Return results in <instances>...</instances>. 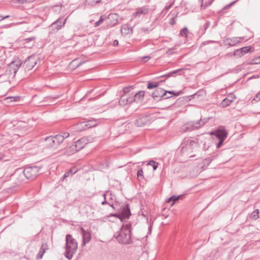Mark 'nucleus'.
<instances>
[{
    "label": "nucleus",
    "mask_w": 260,
    "mask_h": 260,
    "mask_svg": "<svg viewBox=\"0 0 260 260\" xmlns=\"http://www.w3.org/2000/svg\"><path fill=\"white\" fill-rule=\"evenodd\" d=\"M78 249V242L70 234L66 237V252L64 255L69 259H71Z\"/></svg>",
    "instance_id": "nucleus-1"
},
{
    "label": "nucleus",
    "mask_w": 260,
    "mask_h": 260,
    "mask_svg": "<svg viewBox=\"0 0 260 260\" xmlns=\"http://www.w3.org/2000/svg\"><path fill=\"white\" fill-rule=\"evenodd\" d=\"M116 239L119 243L129 244L132 242L131 237V224H126L121 228Z\"/></svg>",
    "instance_id": "nucleus-2"
},
{
    "label": "nucleus",
    "mask_w": 260,
    "mask_h": 260,
    "mask_svg": "<svg viewBox=\"0 0 260 260\" xmlns=\"http://www.w3.org/2000/svg\"><path fill=\"white\" fill-rule=\"evenodd\" d=\"M182 93H183L182 90L175 92L174 91H165L161 88H157L152 92V96L154 100L159 101L162 99L171 98L173 95L179 96Z\"/></svg>",
    "instance_id": "nucleus-3"
},
{
    "label": "nucleus",
    "mask_w": 260,
    "mask_h": 260,
    "mask_svg": "<svg viewBox=\"0 0 260 260\" xmlns=\"http://www.w3.org/2000/svg\"><path fill=\"white\" fill-rule=\"evenodd\" d=\"M40 170L41 168L37 166L27 167L22 171L21 169L17 170L14 173L13 177H16L21 174L27 179L33 180L38 175Z\"/></svg>",
    "instance_id": "nucleus-4"
},
{
    "label": "nucleus",
    "mask_w": 260,
    "mask_h": 260,
    "mask_svg": "<svg viewBox=\"0 0 260 260\" xmlns=\"http://www.w3.org/2000/svg\"><path fill=\"white\" fill-rule=\"evenodd\" d=\"M209 119L204 118L196 121H189L182 126V130L184 132H189L199 129L204 125L208 122Z\"/></svg>",
    "instance_id": "nucleus-5"
},
{
    "label": "nucleus",
    "mask_w": 260,
    "mask_h": 260,
    "mask_svg": "<svg viewBox=\"0 0 260 260\" xmlns=\"http://www.w3.org/2000/svg\"><path fill=\"white\" fill-rule=\"evenodd\" d=\"M131 215L129 206L128 204H125L121 207L119 213H111L109 217H116L122 221L123 219L128 218Z\"/></svg>",
    "instance_id": "nucleus-6"
},
{
    "label": "nucleus",
    "mask_w": 260,
    "mask_h": 260,
    "mask_svg": "<svg viewBox=\"0 0 260 260\" xmlns=\"http://www.w3.org/2000/svg\"><path fill=\"white\" fill-rule=\"evenodd\" d=\"M70 134L68 132H63L61 134H58L53 136V147L57 148L60 145L66 138L69 137Z\"/></svg>",
    "instance_id": "nucleus-7"
},
{
    "label": "nucleus",
    "mask_w": 260,
    "mask_h": 260,
    "mask_svg": "<svg viewBox=\"0 0 260 260\" xmlns=\"http://www.w3.org/2000/svg\"><path fill=\"white\" fill-rule=\"evenodd\" d=\"M37 63V59L35 56H29L24 62L23 67L25 70L29 71L31 70Z\"/></svg>",
    "instance_id": "nucleus-8"
},
{
    "label": "nucleus",
    "mask_w": 260,
    "mask_h": 260,
    "mask_svg": "<svg viewBox=\"0 0 260 260\" xmlns=\"http://www.w3.org/2000/svg\"><path fill=\"white\" fill-rule=\"evenodd\" d=\"M210 134L215 136L219 140H225L227 137L228 132L223 126H220L216 130L211 132Z\"/></svg>",
    "instance_id": "nucleus-9"
},
{
    "label": "nucleus",
    "mask_w": 260,
    "mask_h": 260,
    "mask_svg": "<svg viewBox=\"0 0 260 260\" xmlns=\"http://www.w3.org/2000/svg\"><path fill=\"white\" fill-rule=\"evenodd\" d=\"M118 20V15L116 14H110L106 17L105 21L107 24L108 28H110L115 25Z\"/></svg>",
    "instance_id": "nucleus-10"
},
{
    "label": "nucleus",
    "mask_w": 260,
    "mask_h": 260,
    "mask_svg": "<svg viewBox=\"0 0 260 260\" xmlns=\"http://www.w3.org/2000/svg\"><path fill=\"white\" fill-rule=\"evenodd\" d=\"M133 96V95H129L128 93L122 94L119 100V105L124 106L135 102V98L132 97Z\"/></svg>",
    "instance_id": "nucleus-11"
},
{
    "label": "nucleus",
    "mask_w": 260,
    "mask_h": 260,
    "mask_svg": "<svg viewBox=\"0 0 260 260\" xmlns=\"http://www.w3.org/2000/svg\"><path fill=\"white\" fill-rule=\"evenodd\" d=\"M87 144V142L84 138H82L74 142V144L72 145L71 148L75 152H78L83 149Z\"/></svg>",
    "instance_id": "nucleus-12"
},
{
    "label": "nucleus",
    "mask_w": 260,
    "mask_h": 260,
    "mask_svg": "<svg viewBox=\"0 0 260 260\" xmlns=\"http://www.w3.org/2000/svg\"><path fill=\"white\" fill-rule=\"evenodd\" d=\"M251 49V47L246 46L240 49H237L234 51V55L237 56V57H241L245 53L250 52Z\"/></svg>",
    "instance_id": "nucleus-13"
},
{
    "label": "nucleus",
    "mask_w": 260,
    "mask_h": 260,
    "mask_svg": "<svg viewBox=\"0 0 260 260\" xmlns=\"http://www.w3.org/2000/svg\"><path fill=\"white\" fill-rule=\"evenodd\" d=\"M81 233L83 238L82 246H84L86 244L89 242L91 240V234L89 232H86L82 227L80 228Z\"/></svg>",
    "instance_id": "nucleus-14"
},
{
    "label": "nucleus",
    "mask_w": 260,
    "mask_h": 260,
    "mask_svg": "<svg viewBox=\"0 0 260 260\" xmlns=\"http://www.w3.org/2000/svg\"><path fill=\"white\" fill-rule=\"evenodd\" d=\"M149 122L148 116L141 115L135 121V124L137 126H143Z\"/></svg>",
    "instance_id": "nucleus-15"
},
{
    "label": "nucleus",
    "mask_w": 260,
    "mask_h": 260,
    "mask_svg": "<svg viewBox=\"0 0 260 260\" xmlns=\"http://www.w3.org/2000/svg\"><path fill=\"white\" fill-rule=\"evenodd\" d=\"M66 21V19L62 18H59L51 24V26L54 30L56 29L58 30L65 24Z\"/></svg>",
    "instance_id": "nucleus-16"
},
{
    "label": "nucleus",
    "mask_w": 260,
    "mask_h": 260,
    "mask_svg": "<svg viewBox=\"0 0 260 260\" xmlns=\"http://www.w3.org/2000/svg\"><path fill=\"white\" fill-rule=\"evenodd\" d=\"M244 39V37H233L226 39V42L228 45L230 46H234L240 43L241 40Z\"/></svg>",
    "instance_id": "nucleus-17"
},
{
    "label": "nucleus",
    "mask_w": 260,
    "mask_h": 260,
    "mask_svg": "<svg viewBox=\"0 0 260 260\" xmlns=\"http://www.w3.org/2000/svg\"><path fill=\"white\" fill-rule=\"evenodd\" d=\"M21 65L20 60H15L9 63L8 68L12 70L13 72H17Z\"/></svg>",
    "instance_id": "nucleus-18"
},
{
    "label": "nucleus",
    "mask_w": 260,
    "mask_h": 260,
    "mask_svg": "<svg viewBox=\"0 0 260 260\" xmlns=\"http://www.w3.org/2000/svg\"><path fill=\"white\" fill-rule=\"evenodd\" d=\"M47 245L45 243H43L40 247L39 253L36 256V258L37 259H41L43 257L44 254L46 252V250L47 248Z\"/></svg>",
    "instance_id": "nucleus-19"
},
{
    "label": "nucleus",
    "mask_w": 260,
    "mask_h": 260,
    "mask_svg": "<svg viewBox=\"0 0 260 260\" xmlns=\"http://www.w3.org/2000/svg\"><path fill=\"white\" fill-rule=\"evenodd\" d=\"M148 12V9L145 7L139 8L136 10V12L133 14L134 16H136L137 15H140L141 14L145 15Z\"/></svg>",
    "instance_id": "nucleus-20"
},
{
    "label": "nucleus",
    "mask_w": 260,
    "mask_h": 260,
    "mask_svg": "<svg viewBox=\"0 0 260 260\" xmlns=\"http://www.w3.org/2000/svg\"><path fill=\"white\" fill-rule=\"evenodd\" d=\"M133 96L132 97L135 98V102L136 101L137 102L139 101H142V99L144 96V91H139V92L135 93H133L132 94Z\"/></svg>",
    "instance_id": "nucleus-21"
},
{
    "label": "nucleus",
    "mask_w": 260,
    "mask_h": 260,
    "mask_svg": "<svg viewBox=\"0 0 260 260\" xmlns=\"http://www.w3.org/2000/svg\"><path fill=\"white\" fill-rule=\"evenodd\" d=\"M121 32L124 35H127L133 32L132 27H129L128 25H125L121 27Z\"/></svg>",
    "instance_id": "nucleus-22"
},
{
    "label": "nucleus",
    "mask_w": 260,
    "mask_h": 260,
    "mask_svg": "<svg viewBox=\"0 0 260 260\" xmlns=\"http://www.w3.org/2000/svg\"><path fill=\"white\" fill-rule=\"evenodd\" d=\"M53 136H50L45 139V145L48 147H53Z\"/></svg>",
    "instance_id": "nucleus-23"
},
{
    "label": "nucleus",
    "mask_w": 260,
    "mask_h": 260,
    "mask_svg": "<svg viewBox=\"0 0 260 260\" xmlns=\"http://www.w3.org/2000/svg\"><path fill=\"white\" fill-rule=\"evenodd\" d=\"M200 140V138H196L194 140H187L185 141V143L186 145H189L190 146H193L194 145H196L199 143V141Z\"/></svg>",
    "instance_id": "nucleus-24"
},
{
    "label": "nucleus",
    "mask_w": 260,
    "mask_h": 260,
    "mask_svg": "<svg viewBox=\"0 0 260 260\" xmlns=\"http://www.w3.org/2000/svg\"><path fill=\"white\" fill-rule=\"evenodd\" d=\"M77 170L75 168H71L70 170L64 173L63 176H62V179H64L65 178L68 177L70 175L74 174L76 173Z\"/></svg>",
    "instance_id": "nucleus-25"
},
{
    "label": "nucleus",
    "mask_w": 260,
    "mask_h": 260,
    "mask_svg": "<svg viewBox=\"0 0 260 260\" xmlns=\"http://www.w3.org/2000/svg\"><path fill=\"white\" fill-rule=\"evenodd\" d=\"M259 210L255 209L249 215L250 218L256 220L259 218Z\"/></svg>",
    "instance_id": "nucleus-26"
},
{
    "label": "nucleus",
    "mask_w": 260,
    "mask_h": 260,
    "mask_svg": "<svg viewBox=\"0 0 260 260\" xmlns=\"http://www.w3.org/2000/svg\"><path fill=\"white\" fill-rule=\"evenodd\" d=\"M182 71V69H178V70H174L172 72H171L170 73H169L168 74H167L166 75H162L161 76V77H172V76H175V75L178 73L179 72Z\"/></svg>",
    "instance_id": "nucleus-27"
},
{
    "label": "nucleus",
    "mask_w": 260,
    "mask_h": 260,
    "mask_svg": "<svg viewBox=\"0 0 260 260\" xmlns=\"http://www.w3.org/2000/svg\"><path fill=\"white\" fill-rule=\"evenodd\" d=\"M159 85V82H148L147 84V87L148 89H153L154 88H156Z\"/></svg>",
    "instance_id": "nucleus-28"
},
{
    "label": "nucleus",
    "mask_w": 260,
    "mask_h": 260,
    "mask_svg": "<svg viewBox=\"0 0 260 260\" xmlns=\"http://www.w3.org/2000/svg\"><path fill=\"white\" fill-rule=\"evenodd\" d=\"M181 197V196H173L172 197H171L169 199H168V201H167L168 203H170L171 202H172V203L171 204L172 205H173L174 204V203L177 201H178L180 198Z\"/></svg>",
    "instance_id": "nucleus-29"
},
{
    "label": "nucleus",
    "mask_w": 260,
    "mask_h": 260,
    "mask_svg": "<svg viewBox=\"0 0 260 260\" xmlns=\"http://www.w3.org/2000/svg\"><path fill=\"white\" fill-rule=\"evenodd\" d=\"M232 103L226 98L224 99L220 103V106L222 108H225L229 106Z\"/></svg>",
    "instance_id": "nucleus-30"
},
{
    "label": "nucleus",
    "mask_w": 260,
    "mask_h": 260,
    "mask_svg": "<svg viewBox=\"0 0 260 260\" xmlns=\"http://www.w3.org/2000/svg\"><path fill=\"white\" fill-rule=\"evenodd\" d=\"M105 19H106V16L105 15H102L99 19V21H98L97 22H96L94 24V26L96 27V26H99L100 25H101L102 24V23L105 20Z\"/></svg>",
    "instance_id": "nucleus-31"
},
{
    "label": "nucleus",
    "mask_w": 260,
    "mask_h": 260,
    "mask_svg": "<svg viewBox=\"0 0 260 260\" xmlns=\"http://www.w3.org/2000/svg\"><path fill=\"white\" fill-rule=\"evenodd\" d=\"M148 164L152 166L153 170H156L158 165V162L152 160H150Z\"/></svg>",
    "instance_id": "nucleus-32"
},
{
    "label": "nucleus",
    "mask_w": 260,
    "mask_h": 260,
    "mask_svg": "<svg viewBox=\"0 0 260 260\" xmlns=\"http://www.w3.org/2000/svg\"><path fill=\"white\" fill-rule=\"evenodd\" d=\"M210 22L208 21H207L206 23L204 24V29H201L200 31H201V33L202 34H204L205 33V31L206 30V29L209 27L210 26Z\"/></svg>",
    "instance_id": "nucleus-33"
},
{
    "label": "nucleus",
    "mask_w": 260,
    "mask_h": 260,
    "mask_svg": "<svg viewBox=\"0 0 260 260\" xmlns=\"http://www.w3.org/2000/svg\"><path fill=\"white\" fill-rule=\"evenodd\" d=\"M188 29L186 27H184L180 31V35L182 37H187V36Z\"/></svg>",
    "instance_id": "nucleus-34"
},
{
    "label": "nucleus",
    "mask_w": 260,
    "mask_h": 260,
    "mask_svg": "<svg viewBox=\"0 0 260 260\" xmlns=\"http://www.w3.org/2000/svg\"><path fill=\"white\" fill-rule=\"evenodd\" d=\"M137 177L139 179H143V171L142 168L139 169L137 173Z\"/></svg>",
    "instance_id": "nucleus-35"
},
{
    "label": "nucleus",
    "mask_w": 260,
    "mask_h": 260,
    "mask_svg": "<svg viewBox=\"0 0 260 260\" xmlns=\"http://www.w3.org/2000/svg\"><path fill=\"white\" fill-rule=\"evenodd\" d=\"M86 2L89 5L93 6L96 4L100 3L101 0H86Z\"/></svg>",
    "instance_id": "nucleus-36"
},
{
    "label": "nucleus",
    "mask_w": 260,
    "mask_h": 260,
    "mask_svg": "<svg viewBox=\"0 0 260 260\" xmlns=\"http://www.w3.org/2000/svg\"><path fill=\"white\" fill-rule=\"evenodd\" d=\"M260 63V56L253 58L251 60V64H259Z\"/></svg>",
    "instance_id": "nucleus-37"
},
{
    "label": "nucleus",
    "mask_w": 260,
    "mask_h": 260,
    "mask_svg": "<svg viewBox=\"0 0 260 260\" xmlns=\"http://www.w3.org/2000/svg\"><path fill=\"white\" fill-rule=\"evenodd\" d=\"M131 88H132L131 87H124L123 88L124 94L128 93V94H129V95L132 94L133 92H131L130 91V89Z\"/></svg>",
    "instance_id": "nucleus-38"
},
{
    "label": "nucleus",
    "mask_w": 260,
    "mask_h": 260,
    "mask_svg": "<svg viewBox=\"0 0 260 260\" xmlns=\"http://www.w3.org/2000/svg\"><path fill=\"white\" fill-rule=\"evenodd\" d=\"M177 17V14H175L174 15V16L171 18L170 19V21H169V23L170 24L172 25H173L174 24H175L176 23V18Z\"/></svg>",
    "instance_id": "nucleus-39"
},
{
    "label": "nucleus",
    "mask_w": 260,
    "mask_h": 260,
    "mask_svg": "<svg viewBox=\"0 0 260 260\" xmlns=\"http://www.w3.org/2000/svg\"><path fill=\"white\" fill-rule=\"evenodd\" d=\"M226 98L228 99L230 101V102L232 103V102L235 99V96L234 94L230 93L228 95V96Z\"/></svg>",
    "instance_id": "nucleus-40"
},
{
    "label": "nucleus",
    "mask_w": 260,
    "mask_h": 260,
    "mask_svg": "<svg viewBox=\"0 0 260 260\" xmlns=\"http://www.w3.org/2000/svg\"><path fill=\"white\" fill-rule=\"evenodd\" d=\"M36 39V37H31L24 39V42L25 43H28L31 41H34Z\"/></svg>",
    "instance_id": "nucleus-41"
},
{
    "label": "nucleus",
    "mask_w": 260,
    "mask_h": 260,
    "mask_svg": "<svg viewBox=\"0 0 260 260\" xmlns=\"http://www.w3.org/2000/svg\"><path fill=\"white\" fill-rule=\"evenodd\" d=\"M224 140H223V139L219 140V142L216 144V148H220L221 145H222V143Z\"/></svg>",
    "instance_id": "nucleus-42"
},
{
    "label": "nucleus",
    "mask_w": 260,
    "mask_h": 260,
    "mask_svg": "<svg viewBox=\"0 0 260 260\" xmlns=\"http://www.w3.org/2000/svg\"><path fill=\"white\" fill-rule=\"evenodd\" d=\"M141 30L146 33H148L150 31L149 28L148 27H142Z\"/></svg>",
    "instance_id": "nucleus-43"
},
{
    "label": "nucleus",
    "mask_w": 260,
    "mask_h": 260,
    "mask_svg": "<svg viewBox=\"0 0 260 260\" xmlns=\"http://www.w3.org/2000/svg\"><path fill=\"white\" fill-rule=\"evenodd\" d=\"M260 91L255 95V98L253 99V100H255L256 101H258L260 100Z\"/></svg>",
    "instance_id": "nucleus-44"
},
{
    "label": "nucleus",
    "mask_w": 260,
    "mask_h": 260,
    "mask_svg": "<svg viewBox=\"0 0 260 260\" xmlns=\"http://www.w3.org/2000/svg\"><path fill=\"white\" fill-rule=\"evenodd\" d=\"M6 100H10L11 102L16 101V97L10 96V97L7 98L6 99Z\"/></svg>",
    "instance_id": "nucleus-45"
},
{
    "label": "nucleus",
    "mask_w": 260,
    "mask_h": 260,
    "mask_svg": "<svg viewBox=\"0 0 260 260\" xmlns=\"http://www.w3.org/2000/svg\"><path fill=\"white\" fill-rule=\"evenodd\" d=\"M106 194H103V197H104V201L102 202V205L108 204H109V203H108L107 202V201H106Z\"/></svg>",
    "instance_id": "nucleus-46"
},
{
    "label": "nucleus",
    "mask_w": 260,
    "mask_h": 260,
    "mask_svg": "<svg viewBox=\"0 0 260 260\" xmlns=\"http://www.w3.org/2000/svg\"><path fill=\"white\" fill-rule=\"evenodd\" d=\"M213 0H211L210 2H208V3H205V6L204 7V8H205L206 7H208L213 2Z\"/></svg>",
    "instance_id": "nucleus-47"
},
{
    "label": "nucleus",
    "mask_w": 260,
    "mask_h": 260,
    "mask_svg": "<svg viewBox=\"0 0 260 260\" xmlns=\"http://www.w3.org/2000/svg\"><path fill=\"white\" fill-rule=\"evenodd\" d=\"M172 6H173V4H171L168 6H166L165 8V9L167 11V10H169L172 7Z\"/></svg>",
    "instance_id": "nucleus-48"
},
{
    "label": "nucleus",
    "mask_w": 260,
    "mask_h": 260,
    "mask_svg": "<svg viewBox=\"0 0 260 260\" xmlns=\"http://www.w3.org/2000/svg\"><path fill=\"white\" fill-rule=\"evenodd\" d=\"M113 46H118V41L117 40H115L113 42Z\"/></svg>",
    "instance_id": "nucleus-49"
},
{
    "label": "nucleus",
    "mask_w": 260,
    "mask_h": 260,
    "mask_svg": "<svg viewBox=\"0 0 260 260\" xmlns=\"http://www.w3.org/2000/svg\"><path fill=\"white\" fill-rule=\"evenodd\" d=\"M50 98L55 100V99H57L59 98L60 95L50 96Z\"/></svg>",
    "instance_id": "nucleus-50"
},
{
    "label": "nucleus",
    "mask_w": 260,
    "mask_h": 260,
    "mask_svg": "<svg viewBox=\"0 0 260 260\" xmlns=\"http://www.w3.org/2000/svg\"><path fill=\"white\" fill-rule=\"evenodd\" d=\"M150 58L149 56H146L143 57V59H147V60H149Z\"/></svg>",
    "instance_id": "nucleus-51"
},
{
    "label": "nucleus",
    "mask_w": 260,
    "mask_h": 260,
    "mask_svg": "<svg viewBox=\"0 0 260 260\" xmlns=\"http://www.w3.org/2000/svg\"><path fill=\"white\" fill-rule=\"evenodd\" d=\"M5 19V17H4V16L2 15H0V21H1L2 20Z\"/></svg>",
    "instance_id": "nucleus-52"
},
{
    "label": "nucleus",
    "mask_w": 260,
    "mask_h": 260,
    "mask_svg": "<svg viewBox=\"0 0 260 260\" xmlns=\"http://www.w3.org/2000/svg\"><path fill=\"white\" fill-rule=\"evenodd\" d=\"M112 208L115 209V207L113 204H110V203L108 204Z\"/></svg>",
    "instance_id": "nucleus-53"
},
{
    "label": "nucleus",
    "mask_w": 260,
    "mask_h": 260,
    "mask_svg": "<svg viewBox=\"0 0 260 260\" xmlns=\"http://www.w3.org/2000/svg\"><path fill=\"white\" fill-rule=\"evenodd\" d=\"M208 42H204L202 43V45H205V44H208Z\"/></svg>",
    "instance_id": "nucleus-54"
},
{
    "label": "nucleus",
    "mask_w": 260,
    "mask_h": 260,
    "mask_svg": "<svg viewBox=\"0 0 260 260\" xmlns=\"http://www.w3.org/2000/svg\"><path fill=\"white\" fill-rule=\"evenodd\" d=\"M10 17L9 15H7V16H4V17H5V19H6V18H8Z\"/></svg>",
    "instance_id": "nucleus-55"
},
{
    "label": "nucleus",
    "mask_w": 260,
    "mask_h": 260,
    "mask_svg": "<svg viewBox=\"0 0 260 260\" xmlns=\"http://www.w3.org/2000/svg\"><path fill=\"white\" fill-rule=\"evenodd\" d=\"M1 78H3V80L4 81V79L6 78V76L1 77Z\"/></svg>",
    "instance_id": "nucleus-56"
},
{
    "label": "nucleus",
    "mask_w": 260,
    "mask_h": 260,
    "mask_svg": "<svg viewBox=\"0 0 260 260\" xmlns=\"http://www.w3.org/2000/svg\"><path fill=\"white\" fill-rule=\"evenodd\" d=\"M3 158V156H2V155H0V160H1V159H2V158Z\"/></svg>",
    "instance_id": "nucleus-57"
},
{
    "label": "nucleus",
    "mask_w": 260,
    "mask_h": 260,
    "mask_svg": "<svg viewBox=\"0 0 260 260\" xmlns=\"http://www.w3.org/2000/svg\"><path fill=\"white\" fill-rule=\"evenodd\" d=\"M196 95V94H193L191 95L192 97H194L195 95Z\"/></svg>",
    "instance_id": "nucleus-58"
},
{
    "label": "nucleus",
    "mask_w": 260,
    "mask_h": 260,
    "mask_svg": "<svg viewBox=\"0 0 260 260\" xmlns=\"http://www.w3.org/2000/svg\"><path fill=\"white\" fill-rule=\"evenodd\" d=\"M34 1V0H29V2H33Z\"/></svg>",
    "instance_id": "nucleus-59"
},
{
    "label": "nucleus",
    "mask_w": 260,
    "mask_h": 260,
    "mask_svg": "<svg viewBox=\"0 0 260 260\" xmlns=\"http://www.w3.org/2000/svg\"><path fill=\"white\" fill-rule=\"evenodd\" d=\"M230 6H231V5H229L227 6V7H230Z\"/></svg>",
    "instance_id": "nucleus-60"
},
{
    "label": "nucleus",
    "mask_w": 260,
    "mask_h": 260,
    "mask_svg": "<svg viewBox=\"0 0 260 260\" xmlns=\"http://www.w3.org/2000/svg\"><path fill=\"white\" fill-rule=\"evenodd\" d=\"M164 80H161V81H160V82H164Z\"/></svg>",
    "instance_id": "nucleus-61"
},
{
    "label": "nucleus",
    "mask_w": 260,
    "mask_h": 260,
    "mask_svg": "<svg viewBox=\"0 0 260 260\" xmlns=\"http://www.w3.org/2000/svg\"><path fill=\"white\" fill-rule=\"evenodd\" d=\"M184 148L183 147H182V150H183Z\"/></svg>",
    "instance_id": "nucleus-62"
},
{
    "label": "nucleus",
    "mask_w": 260,
    "mask_h": 260,
    "mask_svg": "<svg viewBox=\"0 0 260 260\" xmlns=\"http://www.w3.org/2000/svg\"><path fill=\"white\" fill-rule=\"evenodd\" d=\"M170 96H171V95H170ZM166 96H167V95H166ZM168 96H169V95H168Z\"/></svg>",
    "instance_id": "nucleus-63"
},
{
    "label": "nucleus",
    "mask_w": 260,
    "mask_h": 260,
    "mask_svg": "<svg viewBox=\"0 0 260 260\" xmlns=\"http://www.w3.org/2000/svg\"><path fill=\"white\" fill-rule=\"evenodd\" d=\"M259 98H260V96H259Z\"/></svg>",
    "instance_id": "nucleus-64"
}]
</instances>
